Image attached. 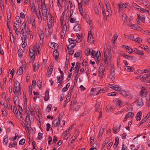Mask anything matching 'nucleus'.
<instances>
[{
    "label": "nucleus",
    "mask_w": 150,
    "mask_h": 150,
    "mask_svg": "<svg viewBox=\"0 0 150 150\" xmlns=\"http://www.w3.org/2000/svg\"><path fill=\"white\" fill-rule=\"evenodd\" d=\"M108 51L106 53L105 52H104V57H105V59L104 61V64L106 66L108 64V62H109V60L111 59L112 57V54L111 52V50L110 48V47L108 45Z\"/></svg>",
    "instance_id": "f257e3e1"
},
{
    "label": "nucleus",
    "mask_w": 150,
    "mask_h": 150,
    "mask_svg": "<svg viewBox=\"0 0 150 150\" xmlns=\"http://www.w3.org/2000/svg\"><path fill=\"white\" fill-rule=\"evenodd\" d=\"M20 84L19 82L16 81L15 82L14 87L13 89V92L15 95L19 94L21 91Z\"/></svg>",
    "instance_id": "f03ea898"
},
{
    "label": "nucleus",
    "mask_w": 150,
    "mask_h": 150,
    "mask_svg": "<svg viewBox=\"0 0 150 150\" xmlns=\"http://www.w3.org/2000/svg\"><path fill=\"white\" fill-rule=\"evenodd\" d=\"M102 10L103 13V16L104 17V19L107 20V18L109 16V15H112V11H111L110 12L109 11H108V12H105V9L103 8H102Z\"/></svg>",
    "instance_id": "7ed1b4c3"
},
{
    "label": "nucleus",
    "mask_w": 150,
    "mask_h": 150,
    "mask_svg": "<svg viewBox=\"0 0 150 150\" xmlns=\"http://www.w3.org/2000/svg\"><path fill=\"white\" fill-rule=\"evenodd\" d=\"M100 88H92L91 90V94L92 95H97L100 93Z\"/></svg>",
    "instance_id": "20e7f679"
},
{
    "label": "nucleus",
    "mask_w": 150,
    "mask_h": 150,
    "mask_svg": "<svg viewBox=\"0 0 150 150\" xmlns=\"http://www.w3.org/2000/svg\"><path fill=\"white\" fill-rule=\"evenodd\" d=\"M63 112H61L59 115L58 119H57L59 120V126H60L61 125V122H63V125H64L65 123V122L64 120H62V118Z\"/></svg>",
    "instance_id": "39448f33"
},
{
    "label": "nucleus",
    "mask_w": 150,
    "mask_h": 150,
    "mask_svg": "<svg viewBox=\"0 0 150 150\" xmlns=\"http://www.w3.org/2000/svg\"><path fill=\"white\" fill-rule=\"evenodd\" d=\"M129 3H126L123 4L122 3H120L118 4V6L120 8H126L127 6H129Z\"/></svg>",
    "instance_id": "423d86ee"
},
{
    "label": "nucleus",
    "mask_w": 150,
    "mask_h": 150,
    "mask_svg": "<svg viewBox=\"0 0 150 150\" xmlns=\"http://www.w3.org/2000/svg\"><path fill=\"white\" fill-rule=\"evenodd\" d=\"M53 67L51 65H49L48 69H47V77H50L52 74L53 69L52 67Z\"/></svg>",
    "instance_id": "0eeeda50"
},
{
    "label": "nucleus",
    "mask_w": 150,
    "mask_h": 150,
    "mask_svg": "<svg viewBox=\"0 0 150 150\" xmlns=\"http://www.w3.org/2000/svg\"><path fill=\"white\" fill-rule=\"evenodd\" d=\"M43 16V19L44 21H46L47 18V11L46 9H43L42 11Z\"/></svg>",
    "instance_id": "6e6552de"
},
{
    "label": "nucleus",
    "mask_w": 150,
    "mask_h": 150,
    "mask_svg": "<svg viewBox=\"0 0 150 150\" xmlns=\"http://www.w3.org/2000/svg\"><path fill=\"white\" fill-rule=\"evenodd\" d=\"M126 25H129L132 29L134 30H139V28H140V27L138 25H134L133 24H132L131 25L130 24H127Z\"/></svg>",
    "instance_id": "1a4fd4ad"
},
{
    "label": "nucleus",
    "mask_w": 150,
    "mask_h": 150,
    "mask_svg": "<svg viewBox=\"0 0 150 150\" xmlns=\"http://www.w3.org/2000/svg\"><path fill=\"white\" fill-rule=\"evenodd\" d=\"M113 102L119 106H120L121 105H123L122 104V102L120 99H115L113 101Z\"/></svg>",
    "instance_id": "9d476101"
},
{
    "label": "nucleus",
    "mask_w": 150,
    "mask_h": 150,
    "mask_svg": "<svg viewBox=\"0 0 150 150\" xmlns=\"http://www.w3.org/2000/svg\"><path fill=\"white\" fill-rule=\"evenodd\" d=\"M133 52H134L137 54L141 56H143L144 54L143 51H141L135 48H133Z\"/></svg>",
    "instance_id": "9b49d317"
},
{
    "label": "nucleus",
    "mask_w": 150,
    "mask_h": 150,
    "mask_svg": "<svg viewBox=\"0 0 150 150\" xmlns=\"http://www.w3.org/2000/svg\"><path fill=\"white\" fill-rule=\"evenodd\" d=\"M120 94L122 96L125 97H128L129 96V93L128 92H127L124 90H121L120 91Z\"/></svg>",
    "instance_id": "f8f14e48"
},
{
    "label": "nucleus",
    "mask_w": 150,
    "mask_h": 150,
    "mask_svg": "<svg viewBox=\"0 0 150 150\" xmlns=\"http://www.w3.org/2000/svg\"><path fill=\"white\" fill-rule=\"evenodd\" d=\"M52 20L50 18L47 21L48 28L49 30L51 29L52 25H53V23L52 22Z\"/></svg>",
    "instance_id": "ddd939ff"
},
{
    "label": "nucleus",
    "mask_w": 150,
    "mask_h": 150,
    "mask_svg": "<svg viewBox=\"0 0 150 150\" xmlns=\"http://www.w3.org/2000/svg\"><path fill=\"white\" fill-rule=\"evenodd\" d=\"M137 104L140 106H142L144 105V103L143 102V100L142 99L139 98L136 101Z\"/></svg>",
    "instance_id": "4468645a"
},
{
    "label": "nucleus",
    "mask_w": 150,
    "mask_h": 150,
    "mask_svg": "<svg viewBox=\"0 0 150 150\" xmlns=\"http://www.w3.org/2000/svg\"><path fill=\"white\" fill-rule=\"evenodd\" d=\"M25 123L26 125H28L29 127H30L31 122L30 118V117H28L26 116L25 117Z\"/></svg>",
    "instance_id": "2eb2a0df"
},
{
    "label": "nucleus",
    "mask_w": 150,
    "mask_h": 150,
    "mask_svg": "<svg viewBox=\"0 0 150 150\" xmlns=\"http://www.w3.org/2000/svg\"><path fill=\"white\" fill-rule=\"evenodd\" d=\"M120 125H119L118 126H115L113 128V132L115 134H116L120 131Z\"/></svg>",
    "instance_id": "dca6fc26"
},
{
    "label": "nucleus",
    "mask_w": 150,
    "mask_h": 150,
    "mask_svg": "<svg viewBox=\"0 0 150 150\" xmlns=\"http://www.w3.org/2000/svg\"><path fill=\"white\" fill-rule=\"evenodd\" d=\"M57 83H61V84H62L63 81V80L64 78V76H63V78L62 79V77L61 76H57Z\"/></svg>",
    "instance_id": "f3484780"
},
{
    "label": "nucleus",
    "mask_w": 150,
    "mask_h": 150,
    "mask_svg": "<svg viewBox=\"0 0 150 150\" xmlns=\"http://www.w3.org/2000/svg\"><path fill=\"white\" fill-rule=\"evenodd\" d=\"M142 113L141 111L139 112L137 114L136 116V119L137 121H139L140 120L142 116Z\"/></svg>",
    "instance_id": "a211bd4d"
},
{
    "label": "nucleus",
    "mask_w": 150,
    "mask_h": 150,
    "mask_svg": "<svg viewBox=\"0 0 150 150\" xmlns=\"http://www.w3.org/2000/svg\"><path fill=\"white\" fill-rule=\"evenodd\" d=\"M69 22V21H68L67 22L66 21L65 24L64 25H61V29H62V30L65 31H67V26H68V23Z\"/></svg>",
    "instance_id": "6ab92c4d"
},
{
    "label": "nucleus",
    "mask_w": 150,
    "mask_h": 150,
    "mask_svg": "<svg viewBox=\"0 0 150 150\" xmlns=\"http://www.w3.org/2000/svg\"><path fill=\"white\" fill-rule=\"evenodd\" d=\"M78 104V103H77L76 101L75 100H73L72 101L70 105V108L69 109V110H71L72 108H73L74 106L75 105H76Z\"/></svg>",
    "instance_id": "aec40b11"
},
{
    "label": "nucleus",
    "mask_w": 150,
    "mask_h": 150,
    "mask_svg": "<svg viewBox=\"0 0 150 150\" xmlns=\"http://www.w3.org/2000/svg\"><path fill=\"white\" fill-rule=\"evenodd\" d=\"M49 92L48 90H47L45 93V96L44 97V100L45 101H47L49 100Z\"/></svg>",
    "instance_id": "412c9836"
},
{
    "label": "nucleus",
    "mask_w": 150,
    "mask_h": 150,
    "mask_svg": "<svg viewBox=\"0 0 150 150\" xmlns=\"http://www.w3.org/2000/svg\"><path fill=\"white\" fill-rule=\"evenodd\" d=\"M140 94L141 97L144 98L145 97L146 95V91L145 89H143L140 92Z\"/></svg>",
    "instance_id": "4be33fe9"
},
{
    "label": "nucleus",
    "mask_w": 150,
    "mask_h": 150,
    "mask_svg": "<svg viewBox=\"0 0 150 150\" xmlns=\"http://www.w3.org/2000/svg\"><path fill=\"white\" fill-rule=\"evenodd\" d=\"M93 37L91 34H89L88 35V41L89 43H91L93 41Z\"/></svg>",
    "instance_id": "5701e85b"
},
{
    "label": "nucleus",
    "mask_w": 150,
    "mask_h": 150,
    "mask_svg": "<svg viewBox=\"0 0 150 150\" xmlns=\"http://www.w3.org/2000/svg\"><path fill=\"white\" fill-rule=\"evenodd\" d=\"M81 28V26L79 24H77L74 27V29L75 31L77 32L80 30Z\"/></svg>",
    "instance_id": "b1692460"
},
{
    "label": "nucleus",
    "mask_w": 150,
    "mask_h": 150,
    "mask_svg": "<svg viewBox=\"0 0 150 150\" xmlns=\"http://www.w3.org/2000/svg\"><path fill=\"white\" fill-rule=\"evenodd\" d=\"M53 54L56 60L58 59L59 54L57 50H54L53 52Z\"/></svg>",
    "instance_id": "393cba45"
},
{
    "label": "nucleus",
    "mask_w": 150,
    "mask_h": 150,
    "mask_svg": "<svg viewBox=\"0 0 150 150\" xmlns=\"http://www.w3.org/2000/svg\"><path fill=\"white\" fill-rule=\"evenodd\" d=\"M108 88L107 87L104 88L102 89H101V88H100V93H102L107 92L108 91Z\"/></svg>",
    "instance_id": "a878e982"
},
{
    "label": "nucleus",
    "mask_w": 150,
    "mask_h": 150,
    "mask_svg": "<svg viewBox=\"0 0 150 150\" xmlns=\"http://www.w3.org/2000/svg\"><path fill=\"white\" fill-rule=\"evenodd\" d=\"M76 45V43H73L70 44L68 45L67 47V48L68 50H69L73 48Z\"/></svg>",
    "instance_id": "bb28decb"
},
{
    "label": "nucleus",
    "mask_w": 150,
    "mask_h": 150,
    "mask_svg": "<svg viewBox=\"0 0 150 150\" xmlns=\"http://www.w3.org/2000/svg\"><path fill=\"white\" fill-rule=\"evenodd\" d=\"M79 69H75V72L74 73L76 74L75 76V80H77L78 79V75H79Z\"/></svg>",
    "instance_id": "cd10ccee"
},
{
    "label": "nucleus",
    "mask_w": 150,
    "mask_h": 150,
    "mask_svg": "<svg viewBox=\"0 0 150 150\" xmlns=\"http://www.w3.org/2000/svg\"><path fill=\"white\" fill-rule=\"evenodd\" d=\"M113 109V107L110 105H108L106 106V110L107 112H111V110Z\"/></svg>",
    "instance_id": "c85d7f7f"
},
{
    "label": "nucleus",
    "mask_w": 150,
    "mask_h": 150,
    "mask_svg": "<svg viewBox=\"0 0 150 150\" xmlns=\"http://www.w3.org/2000/svg\"><path fill=\"white\" fill-rule=\"evenodd\" d=\"M109 142V139L107 138L105 141H104L103 144L102 146V148L103 149L106 144H107Z\"/></svg>",
    "instance_id": "c756f323"
},
{
    "label": "nucleus",
    "mask_w": 150,
    "mask_h": 150,
    "mask_svg": "<svg viewBox=\"0 0 150 150\" xmlns=\"http://www.w3.org/2000/svg\"><path fill=\"white\" fill-rule=\"evenodd\" d=\"M8 137L5 136L4 137L3 140V143L4 145H7L8 142Z\"/></svg>",
    "instance_id": "7c9ffc66"
},
{
    "label": "nucleus",
    "mask_w": 150,
    "mask_h": 150,
    "mask_svg": "<svg viewBox=\"0 0 150 150\" xmlns=\"http://www.w3.org/2000/svg\"><path fill=\"white\" fill-rule=\"evenodd\" d=\"M57 44L55 43H52L50 45V47L52 49H55L57 47Z\"/></svg>",
    "instance_id": "2f4dec72"
},
{
    "label": "nucleus",
    "mask_w": 150,
    "mask_h": 150,
    "mask_svg": "<svg viewBox=\"0 0 150 150\" xmlns=\"http://www.w3.org/2000/svg\"><path fill=\"white\" fill-rule=\"evenodd\" d=\"M39 34L40 37V40H42L44 37V35L43 32L42 31H40L39 32Z\"/></svg>",
    "instance_id": "473e14b6"
},
{
    "label": "nucleus",
    "mask_w": 150,
    "mask_h": 150,
    "mask_svg": "<svg viewBox=\"0 0 150 150\" xmlns=\"http://www.w3.org/2000/svg\"><path fill=\"white\" fill-rule=\"evenodd\" d=\"M104 128L103 127H101L99 130V132L98 134V137H99L100 136H101L103 134L104 131Z\"/></svg>",
    "instance_id": "72a5a7b5"
},
{
    "label": "nucleus",
    "mask_w": 150,
    "mask_h": 150,
    "mask_svg": "<svg viewBox=\"0 0 150 150\" xmlns=\"http://www.w3.org/2000/svg\"><path fill=\"white\" fill-rule=\"evenodd\" d=\"M30 7L32 9V10H33V11H35L36 9L35 8V4L33 1L30 2Z\"/></svg>",
    "instance_id": "f704fd0d"
},
{
    "label": "nucleus",
    "mask_w": 150,
    "mask_h": 150,
    "mask_svg": "<svg viewBox=\"0 0 150 150\" xmlns=\"http://www.w3.org/2000/svg\"><path fill=\"white\" fill-rule=\"evenodd\" d=\"M126 115L129 118H132L133 117L134 114L132 112H129L127 113Z\"/></svg>",
    "instance_id": "c9c22d12"
},
{
    "label": "nucleus",
    "mask_w": 150,
    "mask_h": 150,
    "mask_svg": "<svg viewBox=\"0 0 150 150\" xmlns=\"http://www.w3.org/2000/svg\"><path fill=\"white\" fill-rule=\"evenodd\" d=\"M122 18L124 21V23L126 25L127 23H125V21H126L127 19V16L126 14H123L122 16Z\"/></svg>",
    "instance_id": "e433bc0d"
},
{
    "label": "nucleus",
    "mask_w": 150,
    "mask_h": 150,
    "mask_svg": "<svg viewBox=\"0 0 150 150\" xmlns=\"http://www.w3.org/2000/svg\"><path fill=\"white\" fill-rule=\"evenodd\" d=\"M41 5H40L39 7L40 9H43L44 7L45 6V0H41Z\"/></svg>",
    "instance_id": "4c0bfd02"
},
{
    "label": "nucleus",
    "mask_w": 150,
    "mask_h": 150,
    "mask_svg": "<svg viewBox=\"0 0 150 150\" xmlns=\"http://www.w3.org/2000/svg\"><path fill=\"white\" fill-rule=\"evenodd\" d=\"M110 74H112V75H115V69L113 67H110Z\"/></svg>",
    "instance_id": "58836bf2"
},
{
    "label": "nucleus",
    "mask_w": 150,
    "mask_h": 150,
    "mask_svg": "<svg viewBox=\"0 0 150 150\" xmlns=\"http://www.w3.org/2000/svg\"><path fill=\"white\" fill-rule=\"evenodd\" d=\"M76 36L78 38V40H76V42H80L82 40L81 37H80V35L78 33L76 34Z\"/></svg>",
    "instance_id": "ea45409f"
},
{
    "label": "nucleus",
    "mask_w": 150,
    "mask_h": 150,
    "mask_svg": "<svg viewBox=\"0 0 150 150\" xmlns=\"http://www.w3.org/2000/svg\"><path fill=\"white\" fill-rule=\"evenodd\" d=\"M126 51L129 54H130L133 52V48L131 49L128 46V47H127Z\"/></svg>",
    "instance_id": "a19ab883"
},
{
    "label": "nucleus",
    "mask_w": 150,
    "mask_h": 150,
    "mask_svg": "<svg viewBox=\"0 0 150 150\" xmlns=\"http://www.w3.org/2000/svg\"><path fill=\"white\" fill-rule=\"evenodd\" d=\"M66 31L64 30H62V31L60 32V34L62 38H64L65 35Z\"/></svg>",
    "instance_id": "79ce46f5"
},
{
    "label": "nucleus",
    "mask_w": 150,
    "mask_h": 150,
    "mask_svg": "<svg viewBox=\"0 0 150 150\" xmlns=\"http://www.w3.org/2000/svg\"><path fill=\"white\" fill-rule=\"evenodd\" d=\"M37 11H35V12H36ZM36 15L37 16L39 20L41 19V21L42 20V16L41 15V13H40V11H39V12L38 14L37 12L36 13Z\"/></svg>",
    "instance_id": "37998d69"
},
{
    "label": "nucleus",
    "mask_w": 150,
    "mask_h": 150,
    "mask_svg": "<svg viewBox=\"0 0 150 150\" xmlns=\"http://www.w3.org/2000/svg\"><path fill=\"white\" fill-rule=\"evenodd\" d=\"M125 69L127 70V71L129 72L133 71V70L132 67L130 66H126L125 68Z\"/></svg>",
    "instance_id": "c03bdc74"
},
{
    "label": "nucleus",
    "mask_w": 150,
    "mask_h": 150,
    "mask_svg": "<svg viewBox=\"0 0 150 150\" xmlns=\"http://www.w3.org/2000/svg\"><path fill=\"white\" fill-rule=\"evenodd\" d=\"M36 48V47L35 46L33 47H31L29 50V52L35 53V49Z\"/></svg>",
    "instance_id": "a18cd8bd"
},
{
    "label": "nucleus",
    "mask_w": 150,
    "mask_h": 150,
    "mask_svg": "<svg viewBox=\"0 0 150 150\" xmlns=\"http://www.w3.org/2000/svg\"><path fill=\"white\" fill-rule=\"evenodd\" d=\"M23 69H22V67H20L19 69L17 71V74H18V75H20L23 72Z\"/></svg>",
    "instance_id": "49530a36"
},
{
    "label": "nucleus",
    "mask_w": 150,
    "mask_h": 150,
    "mask_svg": "<svg viewBox=\"0 0 150 150\" xmlns=\"http://www.w3.org/2000/svg\"><path fill=\"white\" fill-rule=\"evenodd\" d=\"M27 37V35L26 34H23L22 36L21 37V40L23 42H24Z\"/></svg>",
    "instance_id": "de8ad7c7"
},
{
    "label": "nucleus",
    "mask_w": 150,
    "mask_h": 150,
    "mask_svg": "<svg viewBox=\"0 0 150 150\" xmlns=\"http://www.w3.org/2000/svg\"><path fill=\"white\" fill-rule=\"evenodd\" d=\"M117 94V93L115 92H112L108 93V96H116Z\"/></svg>",
    "instance_id": "09e8293b"
},
{
    "label": "nucleus",
    "mask_w": 150,
    "mask_h": 150,
    "mask_svg": "<svg viewBox=\"0 0 150 150\" xmlns=\"http://www.w3.org/2000/svg\"><path fill=\"white\" fill-rule=\"evenodd\" d=\"M58 121H59V120L57 119H55L53 122L54 127H56L58 125H59V124L58 123Z\"/></svg>",
    "instance_id": "8fccbe9b"
},
{
    "label": "nucleus",
    "mask_w": 150,
    "mask_h": 150,
    "mask_svg": "<svg viewBox=\"0 0 150 150\" xmlns=\"http://www.w3.org/2000/svg\"><path fill=\"white\" fill-rule=\"evenodd\" d=\"M133 40L138 43L142 41V39L139 37H137L136 38H134Z\"/></svg>",
    "instance_id": "3c124183"
},
{
    "label": "nucleus",
    "mask_w": 150,
    "mask_h": 150,
    "mask_svg": "<svg viewBox=\"0 0 150 150\" xmlns=\"http://www.w3.org/2000/svg\"><path fill=\"white\" fill-rule=\"evenodd\" d=\"M139 10L140 12H141L142 13H148L149 12L148 10H146L145 9H144L140 7V9Z\"/></svg>",
    "instance_id": "603ef678"
},
{
    "label": "nucleus",
    "mask_w": 150,
    "mask_h": 150,
    "mask_svg": "<svg viewBox=\"0 0 150 150\" xmlns=\"http://www.w3.org/2000/svg\"><path fill=\"white\" fill-rule=\"evenodd\" d=\"M114 85L115 86V88H114V90L118 91H120L121 90V88L118 86L117 85Z\"/></svg>",
    "instance_id": "864d4df0"
},
{
    "label": "nucleus",
    "mask_w": 150,
    "mask_h": 150,
    "mask_svg": "<svg viewBox=\"0 0 150 150\" xmlns=\"http://www.w3.org/2000/svg\"><path fill=\"white\" fill-rule=\"evenodd\" d=\"M32 26L33 27H34L35 29L36 28V27L35 26V18H32Z\"/></svg>",
    "instance_id": "5fc2aeb1"
},
{
    "label": "nucleus",
    "mask_w": 150,
    "mask_h": 150,
    "mask_svg": "<svg viewBox=\"0 0 150 150\" xmlns=\"http://www.w3.org/2000/svg\"><path fill=\"white\" fill-rule=\"evenodd\" d=\"M147 116L145 117H144V118L141 121L140 123L139 124V126H140V125L143 124L144 123L146 122L147 119Z\"/></svg>",
    "instance_id": "6e6d98bb"
},
{
    "label": "nucleus",
    "mask_w": 150,
    "mask_h": 150,
    "mask_svg": "<svg viewBox=\"0 0 150 150\" xmlns=\"http://www.w3.org/2000/svg\"><path fill=\"white\" fill-rule=\"evenodd\" d=\"M100 106V103L97 102L95 106V111L97 112Z\"/></svg>",
    "instance_id": "4d7b16f0"
},
{
    "label": "nucleus",
    "mask_w": 150,
    "mask_h": 150,
    "mask_svg": "<svg viewBox=\"0 0 150 150\" xmlns=\"http://www.w3.org/2000/svg\"><path fill=\"white\" fill-rule=\"evenodd\" d=\"M23 51L21 49H19L18 51V56L20 57H22V55Z\"/></svg>",
    "instance_id": "13d9d810"
},
{
    "label": "nucleus",
    "mask_w": 150,
    "mask_h": 150,
    "mask_svg": "<svg viewBox=\"0 0 150 150\" xmlns=\"http://www.w3.org/2000/svg\"><path fill=\"white\" fill-rule=\"evenodd\" d=\"M70 96H68L66 98V100L64 102V106H65V105H66V103L68 102L69 101V100L70 99Z\"/></svg>",
    "instance_id": "bf43d9fd"
},
{
    "label": "nucleus",
    "mask_w": 150,
    "mask_h": 150,
    "mask_svg": "<svg viewBox=\"0 0 150 150\" xmlns=\"http://www.w3.org/2000/svg\"><path fill=\"white\" fill-rule=\"evenodd\" d=\"M39 66V65L38 64H37L36 65H35L33 66V69L34 70V72L36 70H38Z\"/></svg>",
    "instance_id": "052dcab7"
},
{
    "label": "nucleus",
    "mask_w": 150,
    "mask_h": 150,
    "mask_svg": "<svg viewBox=\"0 0 150 150\" xmlns=\"http://www.w3.org/2000/svg\"><path fill=\"white\" fill-rule=\"evenodd\" d=\"M25 142V140L24 139H21L19 142V144L20 145H23L24 144Z\"/></svg>",
    "instance_id": "680f3d73"
},
{
    "label": "nucleus",
    "mask_w": 150,
    "mask_h": 150,
    "mask_svg": "<svg viewBox=\"0 0 150 150\" xmlns=\"http://www.w3.org/2000/svg\"><path fill=\"white\" fill-rule=\"evenodd\" d=\"M16 21L17 23H21V20L19 16H16Z\"/></svg>",
    "instance_id": "e2e57ef3"
},
{
    "label": "nucleus",
    "mask_w": 150,
    "mask_h": 150,
    "mask_svg": "<svg viewBox=\"0 0 150 150\" xmlns=\"http://www.w3.org/2000/svg\"><path fill=\"white\" fill-rule=\"evenodd\" d=\"M13 112L14 113V114L16 115L18 113V111L17 110V108L16 107H13Z\"/></svg>",
    "instance_id": "0e129e2a"
},
{
    "label": "nucleus",
    "mask_w": 150,
    "mask_h": 150,
    "mask_svg": "<svg viewBox=\"0 0 150 150\" xmlns=\"http://www.w3.org/2000/svg\"><path fill=\"white\" fill-rule=\"evenodd\" d=\"M85 53L86 55L87 56H88L89 54H90V49L88 48L85 51Z\"/></svg>",
    "instance_id": "69168bd1"
},
{
    "label": "nucleus",
    "mask_w": 150,
    "mask_h": 150,
    "mask_svg": "<svg viewBox=\"0 0 150 150\" xmlns=\"http://www.w3.org/2000/svg\"><path fill=\"white\" fill-rule=\"evenodd\" d=\"M10 39L11 42H13L14 41V38L13 36L11 34H10Z\"/></svg>",
    "instance_id": "338daca9"
},
{
    "label": "nucleus",
    "mask_w": 150,
    "mask_h": 150,
    "mask_svg": "<svg viewBox=\"0 0 150 150\" xmlns=\"http://www.w3.org/2000/svg\"><path fill=\"white\" fill-rule=\"evenodd\" d=\"M26 23L24 22L22 24L21 27L23 29H25L26 28Z\"/></svg>",
    "instance_id": "774afa93"
}]
</instances>
